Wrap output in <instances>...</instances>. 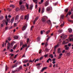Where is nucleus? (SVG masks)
I'll list each match as a JSON object with an SVG mask.
<instances>
[{
  "instance_id": "obj_1",
  "label": "nucleus",
  "mask_w": 73,
  "mask_h": 73,
  "mask_svg": "<svg viewBox=\"0 0 73 73\" xmlns=\"http://www.w3.org/2000/svg\"><path fill=\"white\" fill-rule=\"evenodd\" d=\"M64 19V15H61L60 17V23L61 24L60 25V26L61 27H63L64 26V24L65 22L64 21H63V23H62V22L63 21V19Z\"/></svg>"
},
{
  "instance_id": "obj_2",
  "label": "nucleus",
  "mask_w": 73,
  "mask_h": 73,
  "mask_svg": "<svg viewBox=\"0 0 73 73\" xmlns=\"http://www.w3.org/2000/svg\"><path fill=\"white\" fill-rule=\"evenodd\" d=\"M5 19H7V20H4L3 21V24H6V25H8V21H9V19H7L8 18V16L7 15H6L5 16Z\"/></svg>"
},
{
  "instance_id": "obj_3",
  "label": "nucleus",
  "mask_w": 73,
  "mask_h": 73,
  "mask_svg": "<svg viewBox=\"0 0 73 73\" xmlns=\"http://www.w3.org/2000/svg\"><path fill=\"white\" fill-rule=\"evenodd\" d=\"M8 40H7L6 41L5 46H6V45H7V43H8L7 46V49L8 50L9 49V38L8 37Z\"/></svg>"
},
{
  "instance_id": "obj_4",
  "label": "nucleus",
  "mask_w": 73,
  "mask_h": 73,
  "mask_svg": "<svg viewBox=\"0 0 73 73\" xmlns=\"http://www.w3.org/2000/svg\"><path fill=\"white\" fill-rule=\"evenodd\" d=\"M48 17L46 16H44V17L42 18L41 21L42 22L44 23H46V20L48 19Z\"/></svg>"
},
{
  "instance_id": "obj_5",
  "label": "nucleus",
  "mask_w": 73,
  "mask_h": 73,
  "mask_svg": "<svg viewBox=\"0 0 73 73\" xmlns=\"http://www.w3.org/2000/svg\"><path fill=\"white\" fill-rule=\"evenodd\" d=\"M68 43H69V40L68 39H67L65 41H63L62 44H65Z\"/></svg>"
},
{
  "instance_id": "obj_6",
  "label": "nucleus",
  "mask_w": 73,
  "mask_h": 73,
  "mask_svg": "<svg viewBox=\"0 0 73 73\" xmlns=\"http://www.w3.org/2000/svg\"><path fill=\"white\" fill-rule=\"evenodd\" d=\"M27 27V24H25V25H24L22 28V30L23 31H25L26 29V28Z\"/></svg>"
},
{
  "instance_id": "obj_7",
  "label": "nucleus",
  "mask_w": 73,
  "mask_h": 73,
  "mask_svg": "<svg viewBox=\"0 0 73 73\" xmlns=\"http://www.w3.org/2000/svg\"><path fill=\"white\" fill-rule=\"evenodd\" d=\"M52 9V8L50 7H47L46 9V11H49Z\"/></svg>"
},
{
  "instance_id": "obj_8",
  "label": "nucleus",
  "mask_w": 73,
  "mask_h": 73,
  "mask_svg": "<svg viewBox=\"0 0 73 73\" xmlns=\"http://www.w3.org/2000/svg\"><path fill=\"white\" fill-rule=\"evenodd\" d=\"M16 42H15V41H13V42H12L11 43V44H10V43L9 44V46H10V47H12L13 44H14V43H15Z\"/></svg>"
},
{
  "instance_id": "obj_9",
  "label": "nucleus",
  "mask_w": 73,
  "mask_h": 73,
  "mask_svg": "<svg viewBox=\"0 0 73 73\" xmlns=\"http://www.w3.org/2000/svg\"><path fill=\"white\" fill-rule=\"evenodd\" d=\"M47 67H44L42 68V70H41L40 71L41 72H42L45 70H46L47 68Z\"/></svg>"
},
{
  "instance_id": "obj_10",
  "label": "nucleus",
  "mask_w": 73,
  "mask_h": 73,
  "mask_svg": "<svg viewBox=\"0 0 73 73\" xmlns=\"http://www.w3.org/2000/svg\"><path fill=\"white\" fill-rule=\"evenodd\" d=\"M39 17H37L35 18V20L34 22H33V24L34 25L35 24V23L36 21H37V20L38 19Z\"/></svg>"
},
{
  "instance_id": "obj_11",
  "label": "nucleus",
  "mask_w": 73,
  "mask_h": 73,
  "mask_svg": "<svg viewBox=\"0 0 73 73\" xmlns=\"http://www.w3.org/2000/svg\"><path fill=\"white\" fill-rule=\"evenodd\" d=\"M49 5V3L48 1H46L44 5L45 6H47L48 5Z\"/></svg>"
},
{
  "instance_id": "obj_12",
  "label": "nucleus",
  "mask_w": 73,
  "mask_h": 73,
  "mask_svg": "<svg viewBox=\"0 0 73 73\" xmlns=\"http://www.w3.org/2000/svg\"><path fill=\"white\" fill-rule=\"evenodd\" d=\"M29 15L28 14L27 15H25V19H26L27 18V20H28L29 18Z\"/></svg>"
},
{
  "instance_id": "obj_13",
  "label": "nucleus",
  "mask_w": 73,
  "mask_h": 73,
  "mask_svg": "<svg viewBox=\"0 0 73 73\" xmlns=\"http://www.w3.org/2000/svg\"><path fill=\"white\" fill-rule=\"evenodd\" d=\"M47 23L48 25H51V21L50 20H48L47 21Z\"/></svg>"
},
{
  "instance_id": "obj_14",
  "label": "nucleus",
  "mask_w": 73,
  "mask_h": 73,
  "mask_svg": "<svg viewBox=\"0 0 73 73\" xmlns=\"http://www.w3.org/2000/svg\"><path fill=\"white\" fill-rule=\"evenodd\" d=\"M23 15H21V17H20V20L18 21V22H20V21H21V20H23Z\"/></svg>"
},
{
  "instance_id": "obj_15",
  "label": "nucleus",
  "mask_w": 73,
  "mask_h": 73,
  "mask_svg": "<svg viewBox=\"0 0 73 73\" xmlns=\"http://www.w3.org/2000/svg\"><path fill=\"white\" fill-rule=\"evenodd\" d=\"M21 9L22 11L24 10L25 9L24 6H21Z\"/></svg>"
},
{
  "instance_id": "obj_16",
  "label": "nucleus",
  "mask_w": 73,
  "mask_h": 73,
  "mask_svg": "<svg viewBox=\"0 0 73 73\" xmlns=\"http://www.w3.org/2000/svg\"><path fill=\"white\" fill-rule=\"evenodd\" d=\"M22 66H20L19 68L17 69V70L18 71H20L21 69L22 68Z\"/></svg>"
},
{
  "instance_id": "obj_17",
  "label": "nucleus",
  "mask_w": 73,
  "mask_h": 73,
  "mask_svg": "<svg viewBox=\"0 0 73 73\" xmlns=\"http://www.w3.org/2000/svg\"><path fill=\"white\" fill-rule=\"evenodd\" d=\"M64 46L65 47H66V50H68V49H69V47H68V45H65Z\"/></svg>"
},
{
  "instance_id": "obj_18",
  "label": "nucleus",
  "mask_w": 73,
  "mask_h": 73,
  "mask_svg": "<svg viewBox=\"0 0 73 73\" xmlns=\"http://www.w3.org/2000/svg\"><path fill=\"white\" fill-rule=\"evenodd\" d=\"M14 17H13L11 20V23L12 24L13 23V21H14Z\"/></svg>"
},
{
  "instance_id": "obj_19",
  "label": "nucleus",
  "mask_w": 73,
  "mask_h": 73,
  "mask_svg": "<svg viewBox=\"0 0 73 73\" xmlns=\"http://www.w3.org/2000/svg\"><path fill=\"white\" fill-rule=\"evenodd\" d=\"M68 32L69 33H71L72 31V30L71 29H68Z\"/></svg>"
},
{
  "instance_id": "obj_20",
  "label": "nucleus",
  "mask_w": 73,
  "mask_h": 73,
  "mask_svg": "<svg viewBox=\"0 0 73 73\" xmlns=\"http://www.w3.org/2000/svg\"><path fill=\"white\" fill-rule=\"evenodd\" d=\"M28 61H29L28 60H24V61H23V63H25L28 62Z\"/></svg>"
},
{
  "instance_id": "obj_21",
  "label": "nucleus",
  "mask_w": 73,
  "mask_h": 73,
  "mask_svg": "<svg viewBox=\"0 0 73 73\" xmlns=\"http://www.w3.org/2000/svg\"><path fill=\"white\" fill-rule=\"evenodd\" d=\"M17 66V65L16 64H14L13 66L11 67L12 68H13L14 67H16Z\"/></svg>"
},
{
  "instance_id": "obj_22",
  "label": "nucleus",
  "mask_w": 73,
  "mask_h": 73,
  "mask_svg": "<svg viewBox=\"0 0 73 73\" xmlns=\"http://www.w3.org/2000/svg\"><path fill=\"white\" fill-rule=\"evenodd\" d=\"M26 6L27 7V9H29V5L28 4L26 3Z\"/></svg>"
},
{
  "instance_id": "obj_23",
  "label": "nucleus",
  "mask_w": 73,
  "mask_h": 73,
  "mask_svg": "<svg viewBox=\"0 0 73 73\" xmlns=\"http://www.w3.org/2000/svg\"><path fill=\"white\" fill-rule=\"evenodd\" d=\"M19 16L18 15H17L15 17V20H18V19H19Z\"/></svg>"
},
{
  "instance_id": "obj_24",
  "label": "nucleus",
  "mask_w": 73,
  "mask_h": 73,
  "mask_svg": "<svg viewBox=\"0 0 73 73\" xmlns=\"http://www.w3.org/2000/svg\"><path fill=\"white\" fill-rule=\"evenodd\" d=\"M10 7H12V8H14L15 7V6L13 5V4L11 5H10Z\"/></svg>"
},
{
  "instance_id": "obj_25",
  "label": "nucleus",
  "mask_w": 73,
  "mask_h": 73,
  "mask_svg": "<svg viewBox=\"0 0 73 73\" xmlns=\"http://www.w3.org/2000/svg\"><path fill=\"white\" fill-rule=\"evenodd\" d=\"M22 3H23V1L22 0H21L19 2V5H21L22 4Z\"/></svg>"
},
{
  "instance_id": "obj_26",
  "label": "nucleus",
  "mask_w": 73,
  "mask_h": 73,
  "mask_svg": "<svg viewBox=\"0 0 73 73\" xmlns=\"http://www.w3.org/2000/svg\"><path fill=\"white\" fill-rule=\"evenodd\" d=\"M49 57H50L51 58H53L54 57V56L52 54H51L49 56Z\"/></svg>"
},
{
  "instance_id": "obj_27",
  "label": "nucleus",
  "mask_w": 73,
  "mask_h": 73,
  "mask_svg": "<svg viewBox=\"0 0 73 73\" xmlns=\"http://www.w3.org/2000/svg\"><path fill=\"white\" fill-rule=\"evenodd\" d=\"M68 10H69L68 9H66L64 10V12H65L66 13L68 12Z\"/></svg>"
},
{
  "instance_id": "obj_28",
  "label": "nucleus",
  "mask_w": 73,
  "mask_h": 73,
  "mask_svg": "<svg viewBox=\"0 0 73 73\" xmlns=\"http://www.w3.org/2000/svg\"><path fill=\"white\" fill-rule=\"evenodd\" d=\"M16 72H18L17 70V69L16 70L13 71L12 72V73H15Z\"/></svg>"
},
{
  "instance_id": "obj_29",
  "label": "nucleus",
  "mask_w": 73,
  "mask_h": 73,
  "mask_svg": "<svg viewBox=\"0 0 73 73\" xmlns=\"http://www.w3.org/2000/svg\"><path fill=\"white\" fill-rule=\"evenodd\" d=\"M27 44H26L25 45H23L22 46V47L23 48H24L25 47H27Z\"/></svg>"
},
{
  "instance_id": "obj_30",
  "label": "nucleus",
  "mask_w": 73,
  "mask_h": 73,
  "mask_svg": "<svg viewBox=\"0 0 73 73\" xmlns=\"http://www.w3.org/2000/svg\"><path fill=\"white\" fill-rule=\"evenodd\" d=\"M44 8H42V12L41 13H43L44 12Z\"/></svg>"
},
{
  "instance_id": "obj_31",
  "label": "nucleus",
  "mask_w": 73,
  "mask_h": 73,
  "mask_svg": "<svg viewBox=\"0 0 73 73\" xmlns=\"http://www.w3.org/2000/svg\"><path fill=\"white\" fill-rule=\"evenodd\" d=\"M33 7V5H31L30 7V9L32 10Z\"/></svg>"
},
{
  "instance_id": "obj_32",
  "label": "nucleus",
  "mask_w": 73,
  "mask_h": 73,
  "mask_svg": "<svg viewBox=\"0 0 73 73\" xmlns=\"http://www.w3.org/2000/svg\"><path fill=\"white\" fill-rule=\"evenodd\" d=\"M61 52L60 49V48H58V53H60Z\"/></svg>"
},
{
  "instance_id": "obj_33",
  "label": "nucleus",
  "mask_w": 73,
  "mask_h": 73,
  "mask_svg": "<svg viewBox=\"0 0 73 73\" xmlns=\"http://www.w3.org/2000/svg\"><path fill=\"white\" fill-rule=\"evenodd\" d=\"M40 37H38V38H37V41H38V42L40 41Z\"/></svg>"
},
{
  "instance_id": "obj_34",
  "label": "nucleus",
  "mask_w": 73,
  "mask_h": 73,
  "mask_svg": "<svg viewBox=\"0 0 73 73\" xmlns=\"http://www.w3.org/2000/svg\"><path fill=\"white\" fill-rule=\"evenodd\" d=\"M9 68L7 67V65H6L5 66V70L7 71V70H8V69Z\"/></svg>"
},
{
  "instance_id": "obj_35",
  "label": "nucleus",
  "mask_w": 73,
  "mask_h": 73,
  "mask_svg": "<svg viewBox=\"0 0 73 73\" xmlns=\"http://www.w3.org/2000/svg\"><path fill=\"white\" fill-rule=\"evenodd\" d=\"M14 38L15 39H17L18 38V37L17 36H14Z\"/></svg>"
},
{
  "instance_id": "obj_36",
  "label": "nucleus",
  "mask_w": 73,
  "mask_h": 73,
  "mask_svg": "<svg viewBox=\"0 0 73 73\" xmlns=\"http://www.w3.org/2000/svg\"><path fill=\"white\" fill-rule=\"evenodd\" d=\"M58 32L60 33H62L63 32V30H59Z\"/></svg>"
},
{
  "instance_id": "obj_37",
  "label": "nucleus",
  "mask_w": 73,
  "mask_h": 73,
  "mask_svg": "<svg viewBox=\"0 0 73 73\" xmlns=\"http://www.w3.org/2000/svg\"><path fill=\"white\" fill-rule=\"evenodd\" d=\"M58 2H56V3H53V4L54 5V6H56L57 5Z\"/></svg>"
},
{
  "instance_id": "obj_38",
  "label": "nucleus",
  "mask_w": 73,
  "mask_h": 73,
  "mask_svg": "<svg viewBox=\"0 0 73 73\" xmlns=\"http://www.w3.org/2000/svg\"><path fill=\"white\" fill-rule=\"evenodd\" d=\"M50 30H48V31H46V34H48L49 33H50Z\"/></svg>"
},
{
  "instance_id": "obj_39",
  "label": "nucleus",
  "mask_w": 73,
  "mask_h": 73,
  "mask_svg": "<svg viewBox=\"0 0 73 73\" xmlns=\"http://www.w3.org/2000/svg\"><path fill=\"white\" fill-rule=\"evenodd\" d=\"M39 60V59L38 58L37 59H36L35 60V63H36V61H38Z\"/></svg>"
},
{
  "instance_id": "obj_40",
  "label": "nucleus",
  "mask_w": 73,
  "mask_h": 73,
  "mask_svg": "<svg viewBox=\"0 0 73 73\" xmlns=\"http://www.w3.org/2000/svg\"><path fill=\"white\" fill-rule=\"evenodd\" d=\"M23 44V41H21L20 42V46H21V45H22Z\"/></svg>"
},
{
  "instance_id": "obj_41",
  "label": "nucleus",
  "mask_w": 73,
  "mask_h": 73,
  "mask_svg": "<svg viewBox=\"0 0 73 73\" xmlns=\"http://www.w3.org/2000/svg\"><path fill=\"white\" fill-rule=\"evenodd\" d=\"M3 18L4 17H3V16H1V17H0V20H2V19H3Z\"/></svg>"
},
{
  "instance_id": "obj_42",
  "label": "nucleus",
  "mask_w": 73,
  "mask_h": 73,
  "mask_svg": "<svg viewBox=\"0 0 73 73\" xmlns=\"http://www.w3.org/2000/svg\"><path fill=\"white\" fill-rule=\"evenodd\" d=\"M48 49L47 48H45V50L46 52H47L48 51Z\"/></svg>"
},
{
  "instance_id": "obj_43",
  "label": "nucleus",
  "mask_w": 73,
  "mask_h": 73,
  "mask_svg": "<svg viewBox=\"0 0 73 73\" xmlns=\"http://www.w3.org/2000/svg\"><path fill=\"white\" fill-rule=\"evenodd\" d=\"M70 41H73V38H70Z\"/></svg>"
},
{
  "instance_id": "obj_44",
  "label": "nucleus",
  "mask_w": 73,
  "mask_h": 73,
  "mask_svg": "<svg viewBox=\"0 0 73 73\" xmlns=\"http://www.w3.org/2000/svg\"><path fill=\"white\" fill-rule=\"evenodd\" d=\"M9 55H11V56H10V57H13V55H14V54H9Z\"/></svg>"
},
{
  "instance_id": "obj_45",
  "label": "nucleus",
  "mask_w": 73,
  "mask_h": 73,
  "mask_svg": "<svg viewBox=\"0 0 73 73\" xmlns=\"http://www.w3.org/2000/svg\"><path fill=\"white\" fill-rule=\"evenodd\" d=\"M33 0L34 1V3H35V4H37V1H35V0Z\"/></svg>"
},
{
  "instance_id": "obj_46",
  "label": "nucleus",
  "mask_w": 73,
  "mask_h": 73,
  "mask_svg": "<svg viewBox=\"0 0 73 73\" xmlns=\"http://www.w3.org/2000/svg\"><path fill=\"white\" fill-rule=\"evenodd\" d=\"M17 46V45H15L14 46L13 49H15Z\"/></svg>"
},
{
  "instance_id": "obj_47",
  "label": "nucleus",
  "mask_w": 73,
  "mask_h": 73,
  "mask_svg": "<svg viewBox=\"0 0 73 73\" xmlns=\"http://www.w3.org/2000/svg\"><path fill=\"white\" fill-rule=\"evenodd\" d=\"M42 52V50L41 49H40L39 50V53L40 54Z\"/></svg>"
},
{
  "instance_id": "obj_48",
  "label": "nucleus",
  "mask_w": 73,
  "mask_h": 73,
  "mask_svg": "<svg viewBox=\"0 0 73 73\" xmlns=\"http://www.w3.org/2000/svg\"><path fill=\"white\" fill-rule=\"evenodd\" d=\"M19 10V9L18 8H17L16 9V11H18Z\"/></svg>"
},
{
  "instance_id": "obj_49",
  "label": "nucleus",
  "mask_w": 73,
  "mask_h": 73,
  "mask_svg": "<svg viewBox=\"0 0 73 73\" xmlns=\"http://www.w3.org/2000/svg\"><path fill=\"white\" fill-rule=\"evenodd\" d=\"M41 11V9L40 8H39V10H38V11H39V12L40 13V12Z\"/></svg>"
},
{
  "instance_id": "obj_50",
  "label": "nucleus",
  "mask_w": 73,
  "mask_h": 73,
  "mask_svg": "<svg viewBox=\"0 0 73 73\" xmlns=\"http://www.w3.org/2000/svg\"><path fill=\"white\" fill-rule=\"evenodd\" d=\"M1 27H4V25H3V24H2L1 25Z\"/></svg>"
},
{
  "instance_id": "obj_51",
  "label": "nucleus",
  "mask_w": 73,
  "mask_h": 73,
  "mask_svg": "<svg viewBox=\"0 0 73 73\" xmlns=\"http://www.w3.org/2000/svg\"><path fill=\"white\" fill-rule=\"evenodd\" d=\"M71 44L70 43H69L68 44V46L70 47L71 46Z\"/></svg>"
},
{
  "instance_id": "obj_52",
  "label": "nucleus",
  "mask_w": 73,
  "mask_h": 73,
  "mask_svg": "<svg viewBox=\"0 0 73 73\" xmlns=\"http://www.w3.org/2000/svg\"><path fill=\"white\" fill-rule=\"evenodd\" d=\"M71 12H68V15H70V14H71Z\"/></svg>"
},
{
  "instance_id": "obj_53",
  "label": "nucleus",
  "mask_w": 73,
  "mask_h": 73,
  "mask_svg": "<svg viewBox=\"0 0 73 73\" xmlns=\"http://www.w3.org/2000/svg\"><path fill=\"white\" fill-rule=\"evenodd\" d=\"M43 57H41L40 58H39V60H42V59L43 58Z\"/></svg>"
},
{
  "instance_id": "obj_54",
  "label": "nucleus",
  "mask_w": 73,
  "mask_h": 73,
  "mask_svg": "<svg viewBox=\"0 0 73 73\" xmlns=\"http://www.w3.org/2000/svg\"><path fill=\"white\" fill-rule=\"evenodd\" d=\"M43 31H40V34L41 35H42L43 34Z\"/></svg>"
},
{
  "instance_id": "obj_55",
  "label": "nucleus",
  "mask_w": 73,
  "mask_h": 73,
  "mask_svg": "<svg viewBox=\"0 0 73 73\" xmlns=\"http://www.w3.org/2000/svg\"><path fill=\"white\" fill-rule=\"evenodd\" d=\"M29 38H28L27 39V43H28L29 41Z\"/></svg>"
},
{
  "instance_id": "obj_56",
  "label": "nucleus",
  "mask_w": 73,
  "mask_h": 73,
  "mask_svg": "<svg viewBox=\"0 0 73 73\" xmlns=\"http://www.w3.org/2000/svg\"><path fill=\"white\" fill-rule=\"evenodd\" d=\"M56 60V59L55 58H53L52 60V61H54Z\"/></svg>"
},
{
  "instance_id": "obj_57",
  "label": "nucleus",
  "mask_w": 73,
  "mask_h": 73,
  "mask_svg": "<svg viewBox=\"0 0 73 73\" xmlns=\"http://www.w3.org/2000/svg\"><path fill=\"white\" fill-rule=\"evenodd\" d=\"M68 21H69V22H72V21L71 20H70V19H68Z\"/></svg>"
},
{
  "instance_id": "obj_58",
  "label": "nucleus",
  "mask_w": 73,
  "mask_h": 73,
  "mask_svg": "<svg viewBox=\"0 0 73 73\" xmlns=\"http://www.w3.org/2000/svg\"><path fill=\"white\" fill-rule=\"evenodd\" d=\"M38 7V5H35V9H36Z\"/></svg>"
},
{
  "instance_id": "obj_59",
  "label": "nucleus",
  "mask_w": 73,
  "mask_h": 73,
  "mask_svg": "<svg viewBox=\"0 0 73 73\" xmlns=\"http://www.w3.org/2000/svg\"><path fill=\"white\" fill-rule=\"evenodd\" d=\"M50 38L49 37H48L46 39V41H48V40Z\"/></svg>"
},
{
  "instance_id": "obj_60",
  "label": "nucleus",
  "mask_w": 73,
  "mask_h": 73,
  "mask_svg": "<svg viewBox=\"0 0 73 73\" xmlns=\"http://www.w3.org/2000/svg\"><path fill=\"white\" fill-rule=\"evenodd\" d=\"M66 37H67V36L66 35H65L64 36V38H66Z\"/></svg>"
},
{
  "instance_id": "obj_61",
  "label": "nucleus",
  "mask_w": 73,
  "mask_h": 73,
  "mask_svg": "<svg viewBox=\"0 0 73 73\" xmlns=\"http://www.w3.org/2000/svg\"><path fill=\"white\" fill-rule=\"evenodd\" d=\"M67 56H70V53H68L67 54Z\"/></svg>"
},
{
  "instance_id": "obj_62",
  "label": "nucleus",
  "mask_w": 73,
  "mask_h": 73,
  "mask_svg": "<svg viewBox=\"0 0 73 73\" xmlns=\"http://www.w3.org/2000/svg\"><path fill=\"white\" fill-rule=\"evenodd\" d=\"M33 27H34V26H32V27H31V30H32L33 28Z\"/></svg>"
},
{
  "instance_id": "obj_63",
  "label": "nucleus",
  "mask_w": 73,
  "mask_h": 73,
  "mask_svg": "<svg viewBox=\"0 0 73 73\" xmlns=\"http://www.w3.org/2000/svg\"><path fill=\"white\" fill-rule=\"evenodd\" d=\"M13 51V49H11L10 50V52H12Z\"/></svg>"
},
{
  "instance_id": "obj_64",
  "label": "nucleus",
  "mask_w": 73,
  "mask_h": 73,
  "mask_svg": "<svg viewBox=\"0 0 73 73\" xmlns=\"http://www.w3.org/2000/svg\"><path fill=\"white\" fill-rule=\"evenodd\" d=\"M71 18L72 19H73V14L71 16Z\"/></svg>"
}]
</instances>
